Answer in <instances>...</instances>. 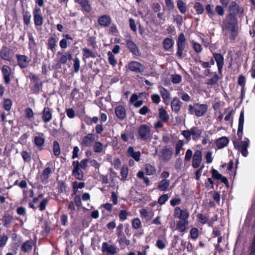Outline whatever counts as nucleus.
<instances>
[{
  "instance_id": "nucleus-1",
  "label": "nucleus",
  "mask_w": 255,
  "mask_h": 255,
  "mask_svg": "<svg viewBox=\"0 0 255 255\" xmlns=\"http://www.w3.org/2000/svg\"><path fill=\"white\" fill-rule=\"evenodd\" d=\"M173 216L174 218L179 219V220L176 224V229L180 232H185L189 224L188 218L189 213L187 209H181L180 207H177L174 209Z\"/></svg>"
},
{
  "instance_id": "nucleus-2",
  "label": "nucleus",
  "mask_w": 255,
  "mask_h": 255,
  "mask_svg": "<svg viewBox=\"0 0 255 255\" xmlns=\"http://www.w3.org/2000/svg\"><path fill=\"white\" fill-rule=\"evenodd\" d=\"M223 28L230 31V38L235 40L238 35V21L235 16L227 14L223 21Z\"/></svg>"
},
{
  "instance_id": "nucleus-3",
  "label": "nucleus",
  "mask_w": 255,
  "mask_h": 255,
  "mask_svg": "<svg viewBox=\"0 0 255 255\" xmlns=\"http://www.w3.org/2000/svg\"><path fill=\"white\" fill-rule=\"evenodd\" d=\"M208 105L207 104H200L195 103L193 105H189V112L190 115L194 114L197 117L203 116L207 111Z\"/></svg>"
},
{
  "instance_id": "nucleus-4",
  "label": "nucleus",
  "mask_w": 255,
  "mask_h": 255,
  "mask_svg": "<svg viewBox=\"0 0 255 255\" xmlns=\"http://www.w3.org/2000/svg\"><path fill=\"white\" fill-rule=\"evenodd\" d=\"M244 139L245 140L241 141V142L235 140L233 141V144L235 148L240 152L243 156L247 157L248 155V149L250 146V141L248 137H245Z\"/></svg>"
},
{
  "instance_id": "nucleus-5",
  "label": "nucleus",
  "mask_w": 255,
  "mask_h": 255,
  "mask_svg": "<svg viewBox=\"0 0 255 255\" xmlns=\"http://www.w3.org/2000/svg\"><path fill=\"white\" fill-rule=\"evenodd\" d=\"M186 41L184 34L181 33L178 37L177 40V49L176 53V56L179 59H182L183 57V51L186 46Z\"/></svg>"
},
{
  "instance_id": "nucleus-6",
  "label": "nucleus",
  "mask_w": 255,
  "mask_h": 255,
  "mask_svg": "<svg viewBox=\"0 0 255 255\" xmlns=\"http://www.w3.org/2000/svg\"><path fill=\"white\" fill-rule=\"evenodd\" d=\"M150 131L151 129L150 127L146 124L140 125L137 130L138 134L140 139L144 141H147L150 139Z\"/></svg>"
},
{
  "instance_id": "nucleus-7",
  "label": "nucleus",
  "mask_w": 255,
  "mask_h": 255,
  "mask_svg": "<svg viewBox=\"0 0 255 255\" xmlns=\"http://www.w3.org/2000/svg\"><path fill=\"white\" fill-rule=\"evenodd\" d=\"M228 10L229 11L228 14H231L232 16H235L236 17L237 16L240 17L244 13V9L243 7H240L236 1H233L229 4Z\"/></svg>"
},
{
  "instance_id": "nucleus-8",
  "label": "nucleus",
  "mask_w": 255,
  "mask_h": 255,
  "mask_svg": "<svg viewBox=\"0 0 255 255\" xmlns=\"http://www.w3.org/2000/svg\"><path fill=\"white\" fill-rule=\"evenodd\" d=\"M125 41L127 47L132 55L136 56H140L141 55V52L139 48L135 43L131 40L130 35L126 36Z\"/></svg>"
},
{
  "instance_id": "nucleus-9",
  "label": "nucleus",
  "mask_w": 255,
  "mask_h": 255,
  "mask_svg": "<svg viewBox=\"0 0 255 255\" xmlns=\"http://www.w3.org/2000/svg\"><path fill=\"white\" fill-rule=\"evenodd\" d=\"M73 169L72 170V175L79 180H83L84 173L81 169H80L79 162L78 160L73 161L72 163Z\"/></svg>"
},
{
  "instance_id": "nucleus-10",
  "label": "nucleus",
  "mask_w": 255,
  "mask_h": 255,
  "mask_svg": "<svg viewBox=\"0 0 255 255\" xmlns=\"http://www.w3.org/2000/svg\"><path fill=\"white\" fill-rule=\"evenodd\" d=\"M161 157L164 161H168L170 160L173 153V149L169 145H165L160 151Z\"/></svg>"
},
{
  "instance_id": "nucleus-11",
  "label": "nucleus",
  "mask_w": 255,
  "mask_h": 255,
  "mask_svg": "<svg viewBox=\"0 0 255 255\" xmlns=\"http://www.w3.org/2000/svg\"><path fill=\"white\" fill-rule=\"evenodd\" d=\"M112 18L107 14H103L98 18V23L102 27H107L111 25Z\"/></svg>"
},
{
  "instance_id": "nucleus-12",
  "label": "nucleus",
  "mask_w": 255,
  "mask_h": 255,
  "mask_svg": "<svg viewBox=\"0 0 255 255\" xmlns=\"http://www.w3.org/2000/svg\"><path fill=\"white\" fill-rule=\"evenodd\" d=\"M128 69L136 73H141L144 71L143 65L135 61H132L128 63Z\"/></svg>"
},
{
  "instance_id": "nucleus-13",
  "label": "nucleus",
  "mask_w": 255,
  "mask_h": 255,
  "mask_svg": "<svg viewBox=\"0 0 255 255\" xmlns=\"http://www.w3.org/2000/svg\"><path fill=\"white\" fill-rule=\"evenodd\" d=\"M244 112L243 111H242L240 113L239 119V123H238V128L237 130V135L239 140H241L243 137V129H244Z\"/></svg>"
},
{
  "instance_id": "nucleus-14",
  "label": "nucleus",
  "mask_w": 255,
  "mask_h": 255,
  "mask_svg": "<svg viewBox=\"0 0 255 255\" xmlns=\"http://www.w3.org/2000/svg\"><path fill=\"white\" fill-rule=\"evenodd\" d=\"M213 58L216 62L218 67V73L221 74L222 69L224 66V56L221 54L218 53H213Z\"/></svg>"
},
{
  "instance_id": "nucleus-15",
  "label": "nucleus",
  "mask_w": 255,
  "mask_h": 255,
  "mask_svg": "<svg viewBox=\"0 0 255 255\" xmlns=\"http://www.w3.org/2000/svg\"><path fill=\"white\" fill-rule=\"evenodd\" d=\"M202 160V152L200 150H197L193 155L192 166L194 168L199 167Z\"/></svg>"
},
{
  "instance_id": "nucleus-16",
  "label": "nucleus",
  "mask_w": 255,
  "mask_h": 255,
  "mask_svg": "<svg viewBox=\"0 0 255 255\" xmlns=\"http://www.w3.org/2000/svg\"><path fill=\"white\" fill-rule=\"evenodd\" d=\"M33 94H38L42 91V82L33 75Z\"/></svg>"
},
{
  "instance_id": "nucleus-17",
  "label": "nucleus",
  "mask_w": 255,
  "mask_h": 255,
  "mask_svg": "<svg viewBox=\"0 0 255 255\" xmlns=\"http://www.w3.org/2000/svg\"><path fill=\"white\" fill-rule=\"evenodd\" d=\"M102 251L106 252L108 255H114L117 252V248L115 245H109L108 243L104 242L102 246Z\"/></svg>"
},
{
  "instance_id": "nucleus-18",
  "label": "nucleus",
  "mask_w": 255,
  "mask_h": 255,
  "mask_svg": "<svg viewBox=\"0 0 255 255\" xmlns=\"http://www.w3.org/2000/svg\"><path fill=\"white\" fill-rule=\"evenodd\" d=\"M255 210V204L254 203L252 204L251 208L249 210L244 224L243 225V227H249L251 221L252 220V218L253 215L254 214V210Z\"/></svg>"
},
{
  "instance_id": "nucleus-19",
  "label": "nucleus",
  "mask_w": 255,
  "mask_h": 255,
  "mask_svg": "<svg viewBox=\"0 0 255 255\" xmlns=\"http://www.w3.org/2000/svg\"><path fill=\"white\" fill-rule=\"evenodd\" d=\"M115 114L117 117L120 120H123L126 117V109L124 106L118 105L115 109Z\"/></svg>"
},
{
  "instance_id": "nucleus-20",
  "label": "nucleus",
  "mask_w": 255,
  "mask_h": 255,
  "mask_svg": "<svg viewBox=\"0 0 255 255\" xmlns=\"http://www.w3.org/2000/svg\"><path fill=\"white\" fill-rule=\"evenodd\" d=\"M94 140V134L89 133L83 138L81 144L83 146L90 147L92 145Z\"/></svg>"
},
{
  "instance_id": "nucleus-21",
  "label": "nucleus",
  "mask_w": 255,
  "mask_h": 255,
  "mask_svg": "<svg viewBox=\"0 0 255 255\" xmlns=\"http://www.w3.org/2000/svg\"><path fill=\"white\" fill-rule=\"evenodd\" d=\"M182 104L179 99L177 97L174 98L171 103L172 111L175 113L178 114L181 109Z\"/></svg>"
},
{
  "instance_id": "nucleus-22",
  "label": "nucleus",
  "mask_w": 255,
  "mask_h": 255,
  "mask_svg": "<svg viewBox=\"0 0 255 255\" xmlns=\"http://www.w3.org/2000/svg\"><path fill=\"white\" fill-rule=\"evenodd\" d=\"M170 180L168 179H162L157 185V189L161 191H167L169 190V187Z\"/></svg>"
},
{
  "instance_id": "nucleus-23",
  "label": "nucleus",
  "mask_w": 255,
  "mask_h": 255,
  "mask_svg": "<svg viewBox=\"0 0 255 255\" xmlns=\"http://www.w3.org/2000/svg\"><path fill=\"white\" fill-rule=\"evenodd\" d=\"M1 71L5 84H8L10 82L9 76L11 74L10 68L8 66L3 65Z\"/></svg>"
},
{
  "instance_id": "nucleus-24",
  "label": "nucleus",
  "mask_w": 255,
  "mask_h": 255,
  "mask_svg": "<svg viewBox=\"0 0 255 255\" xmlns=\"http://www.w3.org/2000/svg\"><path fill=\"white\" fill-rule=\"evenodd\" d=\"M75 1L80 5L83 11L89 13L91 10V6L88 0H74Z\"/></svg>"
},
{
  "instance_id": "nucleus-25",
  "label": "nucleus",
  "mask_w": 255,
  "mask_h": 255,
  "mask_svg": "<svg viewBox=\"0 0 255 255\" xmlns=\"http://www.w3.org/2000/svg\"><path fill=\"white\" fill-rule=\"evenodd\" d=\"M127 153L129 156L133 158L136 161H139L140 152V151L135 152L132 146H129L128 148Z\"/></svg>"
},
{
  "instance_id": "nucleus-26",
  "label": "nucleus",
  "mask_w": 255,
  "mask_h": 255,
  "mask_svg": "<svg viewBox=\"0 0 255 255\" xmlns=\"http://www.w3.org/2000/svg\"><path fill=\"white\" fill-rule=\"evenodd\" d=\"M229 139L226 136H222L217 139L216 146L219 149H221L226 146L229 143Z\"/></svg>"
},
{
  "instance_id": "nucleus-27",
  "label": "nucleus",
  "mask_w": 255,
  "mask_h": 255,
  "mask_svg": "<svg viewBox=\"0 0 255 255\" xmlns=\"http://www.w3.org/2000/svg\"><path fill=\"white\" fill-rule=\"evenodd\" d=\"M203 130L199 129L197 127H193L190 128V133L194 140L198 139L201 137Z\"/></svg>"
},
{
  "instance_id": "nucleus-28",
  "label": "nucleus",
  "mask_w": 255,
  "mask_h": 255,
  "mask_svg": "<svg viewBox=\"0 0 255 255\" xmlns=\"http://www.w3.org/2000/svg\"><path fill=\"white\" fill-rule=\"evenodd\" d=\"M174 42L172 38L167 37L165 38L163 42V47L166 51H170V49L173 46Z\"/></svg>"
},
{
  "instance_id": "nucleus-29",
  "label": "nucleus",
  "mask_w": 255,
  "mask_h": 255,
  "mask_svg": "<svg viewBox=\"0 0 255 255\" xmlns=\"http://www.w3.org/2000/svg\"><path fill=\"white\" fill-rule=\"evenodd\" d=\"M52 118L50 109L48 107H45L43 111L42 120L44 123H47L50 121Z\"/></svg>"
},
{
  "instance_id": "nucleus-30",
  "label": "nucleus",
  "mask_w": 255,
  "mask_h": 255,
  "mask_svg": "<svg viewBox=\"0 0 255 255\" xmlns=\"http://www.w3.org/2000/svg\"><path fill=\"white\" fill-rule=\"evenodd\" d=\"M159 118L163 122H167L169 120V116L166 111L161 108L159 109Z\"/></svg>"
},
{
  "instance_id": "nucleus-31",
  "label": "nucleus",
  "mask_w": 255,
  "mask_h": 255,
  "mask_svg": "<svg viewBox=\"0 0 255 255\" xmlns=\"http://www.w3.org/2000/svg\"><path fill=\"white\" fill-rule=\"evenodd\" d=\"M51 173V169L50 167H47L44 169L40 177L42 182H47L48 179L49 177V175Z\"/></svg>"
},
{
  "instance_id": "nucleus-32",
  "label": "nucleus",
  "mask_w": 255,
  "mask_h": 255,
  "mask_svg": "<svg viewBox=\"0 0 255 255\" xmlns=\"http://www.w3.org/2000/svg\"><path fill=\"white\" fill-rule=\"evenodd\" d=\"M83 51V59H88L89 58H95L96 57L95 53L91 51L87 48H84L82 49Z\"/></svg>"
},
{
  "instance_id": "nucleus-33",
  "label": "nucleus",
  "mask_w": 255,
  "mask_h": 255,
  "mask_svg": "<svg viewBox=\"0 0 255 255\" xmlns=\"http://www.w3.org/2000/svg\"><path fill=\"white\" fill-rule=\"evenodd\" d=\"M47 45L48 48L51 50L53 52L56 51V47L57 45L55 38L53 37H49L48 39Z\"/></svg>"
},
{
  "instance_id": "nucleus-34",
  "label": "nucleus",
  "mask_w": 255,
  "mask_h": 255,
  "mask_svg": "<svg viewBox=\"0 0 255 255\" xmlns=\"http://www.w3.org/2000/svg\"><path fill=\"white\" fill-rule=\"evenodd\" d=\"M18 65L21 68L25 67L28 64L27 57L24 55H17Z\"/></svg>"
},
{
  "instance_id": "nucleus-35",
  "label": "nucleus",
  "mask_w": 255,
  "mask_h": 255,
  "mask_svg": "<svg viewBox=\"0 0 255 255\" xmlns=\"http://www.w3.org/2000/svg\"><path fill=\"white\" fill-rule=\"evenodd\" d=\"M177 6L182 14H185L187 11V5L182 0H177Z\"/></svg>"
},
{
  "instance_id": "nucleus-36",
  "label": "nucleus",
  "mask_w": 255,
  "mask_h": 255,
  "mask_svg": "<svg viewBox=\"0 0 255 255\" xmlns=\"http://www.w3.org/2000/svg\"><path fill=\"white\" fill-rule=\"evenodd\" d=\"M160 93L164 101L170 98V94L165 88L162 87H159Z\"/></svg>"
},
{
  "instance_id": "nucleus-37",
  "label": "nucleus",
  "mask_w": 255,
  "mask_h": 255,
  "mask_svg": "<svg viewBox=\"0 0 255 255\" xmlns=\"http://www.w3.org/2000/svg\"><path fill=\"white\" fill-rule=\"evenodd\" d=\"M57 184L58 193L61 194L66 192V185L65 181L63 180H59Z\"/></svg>"
},
{
  "instance_id": "nucleus-38",
  "label": "nucleus",
  "mask_w": 255,
  "mask_h": 255,
  "mask_svg": "<svg viewBox=\"0 0 255 255\" xmlns=\"http://www.w3.org/2000/svg\"><path fill=\"white\" fill-rule=\"evenodd\" d=\"M12 219V217L9 214H4L2 218L3 226L6 227H8Z\"/></svg>"
},
{
  "instance_id": "nucleus-39",
  "label": "nucleus",
  "mask_w": 255,
  "mask_h": 255,
  "mask_svg": "<svg viewBox=\"0 0 255 255\" xmlns=\"http://www.w3.org/2000/svg\"><path fill=\"white\" fill-rule=\"evenodd\" d=\"M45 139L41 137L36 136L34 137V144L39 149H41L44 145Z\"/></svg>"
},
{
  "instance_id": "nucleus-40",
  "label": "nucleus",
  "mask_w": 255,
  "mask_h": 255,
  "mask_svg": "<svg viewBox=\"0 0 255 255\" xmlns=\"http://www.w3.org/2000/svg\"><path fill=\"white\" fill-rule=\"evenodd\" d=\"M213 7L214 6L210 4H207L205 6V10L208 16L211 19H213V17L215 15Z\"/></svg>"
},
{
  "instance_id": "nucleus-41",
  "label": "nucleus",
  "mask_w": 255,
  "mask_h": 255,
  "mask_svg": "<svg viewBox=\"0 0 255 255\" xmlns=\"http://www.w3.org/2000/svg\"><path fill=\"white\" fill-rule=\"evenodd\" d=\"M8 48L6 46H2L0 50V56L3 60H7L8 59Z\"/></svg>"
},
{
  "instance_id": "nucleus-42",
  "label": "nucleus",
  "mask_w": 255,
  "mask_h": 255,
  "mask_svg": "<svg viewBox=\"0 0 255 255\" xmlns=\"http://www.w3.org/2000/svg\"><path fill=\"white\" fill-rule=\"evenodd\" d=\"M145 171L146 174L148 175H152L156 172L154 167L150 164H147L145 165Z\"/></svg>"
},
{
  "instance_id": "nucleus-43",
  "label": "nucleus",
  "mask_w": 255,
  "mask_h": 255,
  "mask_svg": "<svg viewBox=\"0 0 255 255\" xmlns=\"http://www.w3.org/2000/svg\"><path fill=\"white\" fill-rule=\"evenodd\" d=\"M32 248V241H27L22 245L21 250L25 253L30 252Z\"/></svg>"
},
{
  "instance_id": "nucleus-44",
  "label": "nucleus",
  "mask_w": 255,
  "mask_h": 255,
  "mask_svg": "<svg viewBox=\"0 0 255 255\" xmlns=\"http://www.w3.org/2000/svg\"><path fill=\"white\" fill-rule=\"evenodd\" d=\"M171 81L174 84L180 83L182 81V77L179 74H172L170 75Z\"/></svg>"
},
{
  "instance_id": "nucleus-45",
  "label": "nucleus",
  "mask_w": 255,
  "mask_h": 255,
  "mask_svg": "<svg viewBox=\"0 0 255 255\" xmlns=\"http://www.w3.org/2000/svg\"><path fill=\"white\" fill-rule=\"evenodd\" d=\"M53 154L55 156H58L60 154V145L57 141H54L53 144Z\"/></svg>"
},
{
  "instance_id": "nucleus-46",
  "label": "nucleus",
  "mask_w": 255,
  "mask_h": 255,
  "mask_svg": "<svg viewBox=\"0 0 255 255\" xmlns=\"http://www.w3.org/2000/svg\"><path fill=\"white\" fill-rule=\"evenodd\" d=\"M34 21L35 25L40 26L43 23V17L41 14H34Z\"/></svg>"
},
{
  "instance_id": "nucleus-47",
  "label": "nucleus",
  "mask_w": 255,
  "mask_h": 255,
  "mask_svg": "<svg viewBox=\"0 0 255 255\" xmlns=\"http://www.w3.org/2000/svg\"><path fill=\"white\" fill-rule=\"evenodd\" d=\"M108 56V60L109 63L112 66H115L117 64V61L114 55L111 51H109L107 53Z\"/></svg>"
},
{
  "instance_id": "nucleus-48",
  "label": "nucleus",
  "mask_w": 255,
  "mask_h": 255,
  "mask_svg": "<svg viewBox=\"0 0 255 255\" xmlns=\"http://www.w3.org/2000/svg\"><path fill=\"white\" fill-rule=\"evenodd\" d=\"M194 8L195 9L196 13L198 14H201L204 11L203 6L199 2H196L195 3Z\"/></svg>"
},
{
  "instance_id": "nucleus-49",
  "label": "nucleus",
  "mask_w": 255,
  "mask_h": 255,
  "mask_svg": "<svg viewBox=\"0 0 255 255\" xmlns=\"http://www.w3.org/2000/svg\"><path fill=\"white\" fill-rule=\"evenodd\" d=\"M219 79L218 75L215 72L213 77L208 80L207 84L209 85H215L217 83Z\"/></svg>"
},
{
  "instance_id": "nucleus-50",
  "label": "nucleus",
  "mask_w": 255,
  "mask_h": 255,
  "mask_svg": "<svg viewBox=\"0 0 255 255\" xmlns=\"http://www.w3.org/2000/svg\"><path fill=\"white\" fill-rule=\"evenodd\" d=\"M191 43L193 48L197 53H199L202 52L203 48L200 44L194 40L191 42Z\"/></svg>"
},
{
  "instance_id": "nucleus-51",
  "label": "nucleus",
  "mask_w": 255,
  "mask_h": 255,
  "mask_svg": "<svg viewBox=\"0 0 255 255\" xmlns=\"http://www.w3.org/2000/svg\"><path fill=\"white\" fill-rule=\"evenodd\" d=\"M184 145V142L182 140H179L177 141L175 145V155H179L181 148Z\"/></svg>"
},
{
  "instance_id": "nucleus-52",
  "label": "nucleus",
  "mask_w": 255,
  "mask_h": 255,
  "mask_svg": "<svg viewBox=\"0 0 255 255\" xmlns=\"http://www.w3.org/2000/svg\"><path fill=\"white\" fill-rule=\"evenodd\" d=\"M103 144L99 141H96L94 145V151L96 153H100L103 150Z\"/></svg>"
},
{
  "instance_id": "nucleus-53",
  "label": "nucleus",
  "mask_w": 255,
  "mask_h": 255,
  "mask_svg": "<svg viewBox=\"0 0 255 255\" xmlns=\"http://www.w3.org/2000/svg\"><path fill=\"white\" fill-rule=\"evenodd\" d=\"M12 101L10 99H6L4 100L3 103V108L4 109L7 111H10L11 106H12Z\"/></svg>"
},
{
  "instance_id": "nucleus-54",
  "label": "nucleus",
  "mask_w": 255,
  "mask_h": 255,
  "mask_svg": "<svg viewBox=\"0 0 255 255\" xmlns=\"http://www.w3.org/2000/svg\"><path fill=\"white\" fill-rule=\"evenodd\" d=\"M129 213L126 210H122L119 213V218L121 221H124L127 219V217Z\"/></svg>"
},
{
  "instance_id": "nucleus-55",
  "label": "nucleus",
  "mask_w": 255,
  "mask_h": 255,
  "mask_svg": "<svg viewBox=\"0 0 255 255\" xmlns=\"http://www.w3.org/2000/svg\"><path fill=\"white\" fill-rule=\"evenodd\" d=\"M132 227L135 229H138L141 227V222L139 218L134 219L131 222Z\"/></svg>"
},
{
  "instance_id": "nucleus-56",
  "label": "nucleus",
  "mask_w": 255,
  "mask_h": 255,
  "mask_svg": "<svg viewBox=\"0 0 255 255\" xmlns=\"http://www.w3.org/2000/svg\"><path fill=\"white\" fill-rule=\"evenodd\" d=\"M249 250L250 251L249 255H255V234Z\"/></svg>"
},
{
  "instance_id": "nucleus-57",
  "label": "nucleus",
  "mask_w": 255,
  "mask_h": 255,
  "mask_svg": "<svg viewBox=\"0 0 255 255\" xmlns=\"http://www.w3.org/2000/svg\"><path fill=\"white\" fill-rule=\"evenodd\" d=\"M211 173H212V177L213 179L216 180H220L221 179V177H222V175L218 172V171L213 168L211 170Z\"/></svg>"
},
{
  "instance_id": "nucleus-58",
  "label": "nucleus",
  "mask_w": 255,
  "mask_h": 255,
  "mask_svg": "<svg viewBox=\"0 0 255 255\" xmlns=\"http://www.w3.org/2000/svg\"><path fill=\"white\" fill-rule=\"evenodd\" d=\"M197 217L199 220V221L203 224H205L207 223L208 222V218L204 215L202 214H198L197 216Z\"/></svg>"
},
{
  "instance_id": "nucleus-59",
  "label": "nucleus",
  "mask_w": 255,
  "mask_h": 255,
  "mask_svg": "<svg viewBox=\"0 0 255 255\" xmlns=\"http://www.w3.org/2000/svg\"><path fill=\"white\" fill-rule=\"evenodd\" d=\"M198 229L196 228H192L190 232V236L194 240H195L198 238Z\"/></svg>"
},
{
  "instance_id": "nucleus-60",
  "label": "nucleus",
  "mask_w": 255,
  "mask_h": 255,
  "mask_svg": "<svg viewBox=\"0 0 255 255\" xmlns=\"http://www.w3.org/2000/svg\"><path fill=\"white\" fill-rule=\"evenodd\" d=\"M168 194H163L158 198V203L160 205H163L168 200Z\"/></svg>"
},
{
  "instance_id": "nucleus-61",
  "label": "nucleus",
  "mask_w": 255,
  "mask_h": 255,
  "mask_svg": "<svg viewBox=\"0 0 255 255\" xmlns=\"http://www.w3.org/2000/svg\"><path fill=\"white\" fill-rule=\"evenodd\" d=\"M80 60L78 57H76L74 59V71L75 73L78 72L80 69Z\"/></svg>"
},
{
  "instance_id": "nucleus-62",
  "label": "nucleus",
  "mask_w": 255,
  "mask_h": 255,
  "mask_svg": "<svg viewBox=\"0 0 255 255\" xmlns=\"http://www.w3.org/2000/svg\"><path fill=\"white\" fill-rule=\"evenodd\" d=\"M110 32L114 36H117L119 34V31L115 24L113 23L109 28Z\"/></svg>"
},
{
  "instance_id": "nucleus-63",
  "label": "nucleus",
  "mask_w": 255,
  "mask_h": 255,
  "mask_svg": "<svg viewBox=\"0 0 255 255\" xmlns=\"http://www.w3.org/2000/svg\"><path fill=\"white\" fill-rule=\"evenodd\" d=\"M48 200L46 198L42 199V200L40 202V203L38 205V207L40 211H43L45 209L46 206L48 203Z\"/></svg>"
},
{
  "instance_id": "nucleus-64",
  "label": "nucleus",
  "mask_w": 255,
  "mask_h": 255,
  "mask_svg": "<svg viewBox=\"0 0 255 255\" xmlns=\"http://www.w3.org/2000/svg\"><path fill=\"white\" fill-rule=\"evenodd\" d=\"M152 10L156 13L161 10V7L160 4L158 2L153 3L151 6Z\"/></svg>"
}]
</instances>
